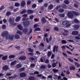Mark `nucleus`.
I'll return each instance as SVG.
<instances>
[{
	"label": "nucleus",
	"mask_w": 80,
	"mask_h": 80,
	"mask_svg": "<svg viewBox=\"0 0 80 80\" xmlns=\"http://www.w3.org/2000/svg\"><path fill=\"white\" fill-rule=\"evenodd\" d=\"M14 36L13 35H10L9 34L8 35V39L10 40H13L14 39Z\"/></svg>",
	"instance_id": "423d86ee"
},
{
	"label": "nucleus",
	"mask_w": 80,
	"mask_h": 80,
	"mask_svg": "<svg viewBox=\"0 0 80 80\" xmlns=\"http://www.w3.org/2000/svg\"><path fill=\"white\" fill-rule=\"evenodd\" d=\"M73 13L74 15H75L76 16H77L78 15V13L75 11H74Z\"/></svg>",
	"instance_id": "8fccbe9b"
},
{
	"label": "nucleus",
	"mask_w": 80,
	"mask_h": 80,
	"mask_svg": "<svg viewBox=\"0 0 80 80\" xmlns=\"http://www.w3.org/2000/svg\"><path fill=\"white\" fill-rule=\"evenodd\" d=\"M61 42L62 43V44H66V43H67V42L66 40H62V41H61Z\"/></svg>",
	"instance_id": "ea45409f"
},
{
	"label": "nucleus",
	"mask_w": 80,
	"mask_h": 80,
	"mask_svg": "<svg viewBox=\"0 0 80 80\" xmlns=\"http://www.w3.org/2000/svg\"><path fill=\"white\" fill-rule=\"evenodd\" d=\"M33 11L31 9H28L27 11V13L28 14H31L33 13Z\"/></svg>",
	"instance_id": "f8f14e48"
},
{
	"label": "nucleus",
	"mask_w": 80,
	"mask_h": 80,
	"mask_svg": "<svg viewBox=\"0 0 80 80\" xmlns=\"http://www.w3.org/2000/svg\"><path fill=\"white\" fill-rule=\"evenodd\" d=\"M35 67V64H31L30 65L31 68H33Z\"/></svg>",
	"instance_id": "603ef678"
},
{
	"label": "nucleus",
	"mask_w": 80,
	"mask_h": 80,
	"mask_svg": "<svg viewBox=\"0 0 80 80\" xmlns=\"http://www.w3.org/2000/svg\"><path fill=\"white\" fill-rule=\"evenodd\" d=\"M62 8H63L66 9L67 8V6L65 4H63L62 6Z\"/></svg>",
	"instance_id": "a878e982"
},
{
	"label": "nucleus",
	"mask_w": 80,
	"mask_h": 80,
	"mask_svg": "<svg viewBox=\"0 0 80 80\" xmlns=\"http://www.w3.org/2000/svg\"><path fill=\"white\" fill-rule=\"evenodd\" d=\"M54 30L56 31H58L59 30V28L58 27H54Z\"/></svg>",
	"instance_id": "c03bdc74"
},
{
	"label": "nucleus",
	"mask_w": 80,
	"mask_h": 80,
	"mask_svg": "<svg viewBox=\"0 0 80 80\" xmlns=\"http://www.w3.org/2000/svg\"><path fill=\"white\" fill-rule=\"evenodd\" d=\"M6 28V26L5 25H3L2 26V28L3 29H5Z\"/></svg>",
	"instance_id": "bf43d9fd"
},
{
	"label": "nucleus",
	"mask_w": 80,
	"mask_h": 80,
	"mask_svg": "<svg viewBox=\"0 0 80 80\" xmlns=\"http://www.w3.org/2000/svg\"><path fill=\"white\" fill-rule=\"evenodd\" d=\"M52 71H53L54 73H56L58 71V70L53 69H52Z\"/></svg>",
	"instance_id": "a19ab883"
},
{
	"label": "nucleus",
	"mask_w": 80,
	"mask_h": 80,
	"mask_svg": "<svg viewBox=\"0 0 80 80\" xmlns=\"http://www.w3.org/2000/svg\"><path fill=\"white\" fill-rule=\"evenodd\" d=\"M27 12V10H26L25 9H23V10H22V11H21L20 12V14H24L26 12Z\"/></svg>",
	"instance_id": "c756f323"
},
{
	"label": "nucleus",
	"mask_w": 80,
	"mask_h": 80,
	"mask_svg": "<svg viewBox=\"0 0 80 80\" xmlns=\"http://www.w3.org/2000/svg\"><path fill=\"white\" fill-rule=\"evenodd\" d=\"M64 2L65 4H68L69 3V1L68 0L64 1Z\"/></svg>",
	"instance_id": "49530a36"
},
{
	"label": "nucleus",
	"mask_w": 80,
	"mask_h": 80,
	"mask_svg": "<svg viewBox=\"0 0 80 80\" xmlns=\"http://www.w3.org/2000/svg\"><path fill=\"white\" fill-rule=\"evenodd\" d=\"M4 7L3 6H2L0 7V10H3V9L4 8Z\"/></svg>",
	"instance_id": "3c124183"
},
{
	"label": "nucleus",
	"mask_w": 80,
	"mask_h": 80,
	"mask_svg": "<svg viewBox=\"0 0 80 80\" xmlns=\"http://www.w3.org/2000/svg\"><path fill=\"white\" fill-rule=\"evenodd\" d=\"M43 0H38V2H39V3L43 2Z\"/></svg>",
	"instance_id": "0e129e2a"
},
{
	"label": "nucleus",
	"mask_w": 80,
	"mask_h": 80,
	"mask_svg": "<svg viewBox=\"0 0 80 80\" xmlns=\"http://www.w3.org/2000/svg\"><path fill=\"white\" fill-rule=\"evenodd\" d=\"M34 74H39V72L38 71H35L34 72Z\"/></svg>",
	"instance_id": "69168bd1"
},
{
	"label": "nucleus",
	"mask_w": 80,
	"mask_h": 80,
	"mask_svg": "<svg viewBox=\"0 0 80 80\" xmlns=\"http://www.w3.org/2000/svg\"><path fill=\"white\" fill-rule=\"evenodd\" d=\"M74 28H75V30H78L79 29V26L78 25H76L74 26Z\"/></svg>",
	"instance_id": "5701e85b"
},
{
	"label": "nucleus",
	"mask_w": 80,
	"mask_h": 80,
	"mask_svg": "<svg viewBox=\"0 0 80 80\" xmlns=\"http://www.w3.org/2000/svg\"><path fill=\"white\" fill-rule=\"evenodd\" d=\"M42 23H45L46 22V21L45 19V18L44 17H43L42 18Z\"/></svg>",
	"instance_id": "aec40b11"
},
{
	"label": "nucleus",
	"mask_w": 80,
	"mask_h": 80,
	"mask_svg": "<svg viewBox=\"0 0 80 80\" xmlns=\"http://www.w3.org/2000/svg\"><path fill=\"white\" fill-rule=\"evenodd\" d=\"M40 47H44V44L43 43H41V44H40Z\"/></svg>",
	"instance_id": "e2e57ef3"
},
{
	"label": "nucleus",
	"mask_w": 80,
	"mask_h": 80,
	"mask_svg": "<svg viewBox=\"0 0 80 80\" xmlns=\"http://www.w3.org/2000/svg\"><path fill=\"white\" fill-rule=\"evenodd\" d=\"M52 38L51 36H50L49 40H48L47 38L46 39V41L47 43H49L50 42H51L52 40Z\"/></svg>",
	"instance_id": "9b49d317"
},
{
	"label": "nucleus",
	"mask_w": 80,
	"mask_h": 80,
	"mask_svg": "<svg viewBox=\"0 0 80 80\" xmlns=\"http://www.w3.org/2000/svg\"><path fill=\"white\" fill-rule=\"evenodd\" d=\"M21 19V17H18L17 18H16V21L17 22H19V21H20Z\"/></svg>",
	"instance_id": "c85d7f7f"
},
{
	"label": "nucleus",
	"mask_w": 80,
	"mask_h": 80,
	"mask_svg": "<svg viewBox=\"0 0 80 80\" xmlns=\"http://www.w3.org/2000/svg\"><path fill=\"white\" fill-rule=\"evenodd\" d=\"M41 29L39 28H35L34 30V32L40 31Z\"/></svg>",
	"instance_id": "473e14b6"
},
{
	"label": "nucleus",
	"mask_w": 80,
	"mask_h": 80,
	"mask_svg": "<svg viewBox=\"0 0 80 80\" xmlns=\"http://www.w3.org/2000/svg\"><path fill=\"white\" fill-rule=\"evenodd\" d=\"M35 79V77L33 76H31L28 78L29 80H34Z\"/></svg>",
	"instance_id": "bb28decb"
},
{
	"label": "nucleus",
	"mask_w": 80,
	"mask_h": 80,
	"mask_svg": "<svg viewBox=\"0 0 80 80\" xmlns=\"http://www.w3.org/2000/svg\"><path fill=\"white\" fill-rule=\"evenodd\" d=\"M20 5V3H18L16 2L15 4V7H19Z\"/></svg>",
	"instance_id": "de8ad7c7"
},
{
	"label": "nucleus",
	"mask_w": 80,
	"mask_h": 80,
	"mask_svg": "<svg viewBox=\"0 0 80 80\" xmlns=\"http://www.w3.org/2000/svg\"><path fill=\"white\" fill-rule=\"evenodd\" d=\"M58 46H57L55 45L54 46L53 48V52H55V51L56 52H58Z\"/></svg>",
	"instance_id": "20e7f679"
},
{
	"label": "nucleus",
	"mask_w": 80,
	"mask_h": 80,
	"mask_svg": "<svg viewBox=\"0 0 80 80\" xmlns=\"http://www.w3.org/2000/svg\"><path fill=\"white\" fill-rule=\"evenodd\" d=\"M22 23L25 27H26L27 26H29L30 25V22L28 20L26 21L25 22H23Z\"/></svg>",
	"instance_id": "7ed1b4c3"
},
{
	"label": "nucleus",
	"mask_w": 80,
	"mask_h": 80,
	"mask_svg": "<svg viewBox=\"0 0 80 80\" xmlns=\"http://www.w3.org/2000/svg\"><path fill=\"white\" fill-rule=\"evenodd\" d=\"M26 4V2L25 1H22L21 2V6L22 7H24Z\"/></svg>",
	"instance_id": "1a4fd4ad"
},
{
	"label": "nucleus",
	"mask_w": 80,
	"mask_h": 80,
	"mask_svg": "<svg viewBox=\"0 0 80 80\" xmlns=\"http://www.w3.org/2000/svg\"><path fill=\"white\" fill-rule=\"evenodd\" d=\"M17 33L20 35H22V33L20 31H18Z\"/></svg>",
	"instance_id": "864d4df0"
},
{
	"label": "nucleus",
	"mask_w": 80,
	"mask_h": 80,
	"mask_svg": "<svg viewBox=\"0 0 80 80\" xmlns=\"http://www.w3.org/2000/svg\"><path fill=\"white\" fill-rule=\"evenodd\" d=\"M74 22L76 23H79V21L77 20V19H74Z\"/></svg>",
	"instance_id": "e433bc0d"
},
{
	"label": "nucleus",
	"mask_w": 80,
	"mask_h": 80,
	"mask_svg": "<svg viewBox=\"0 0 80 80\" xmlns=\"http://www.w3.org/2000/svg\"><path fill=\"white\" fill-rule=\"evenodd\" d=\"M75 65L77 66V68H79L80 67V64H78L77 62H76L75 63Z\"/></svg>",
	"instance_id": "a18cd8bd"
},
{
	"label": "nucleus",
	"mask_w": 80,
	"mask_h": 80,
	"mask_svg": "<svg viewBox=\"0 0 80 80\" xmlns=\"http://www.w3.org/2000/svg\"><path fill=\"white\" fill-rule=\"evenodd\" d=\"M59 16L60 17L62 18H63L65 17V14H64V13H60L59 14Z\"/></svg>",
	"instance_id": "4be33fe9"
},
{
	"label": "nucleus",
	"mask_w": 80,
	"mask_h": 80,
	"mask_svg": "<svg viewBox=\"0 0 80 80\" xmlns=\"http://www.w3.org/2000/svg\"><path fill=\"white\" fill-rule=\"evenodd\" d=\"M68 60H69V61H70V62H73V60H72V59H71V58H68Z\"/></svg>",
	"instance_id": "338daca9"
},
{
	"label": "nucleus",
	"mask_w": 80,
	"mask_h": 80,
	"mask_svg": "<svg viewBox=\"0 0 80 80\" xmlns=\"http://www.w3.org/2000/svg\"><path fill=\"white\" fill-rule=\"evenodd\" d=\"M60 80H68V79L66 77H64L63 79H61Z\"/></svg>",
	"instance_id": "774afa93"
},
{
	"label": "nucleus",
	"mask_w": 80,
	"mask_h": 80,
	"mask_svg": "<svg viewBox=\"0 0 80 80\" xmlns=\"http://www.w3.org/2000/svg\"><path fill=\"white\" fill-rule=\"evenodd\" d=\"M69 70H75V67L73 65L70 66Z\"/></svg>",
	"instance_id": "4468645a"
},
{
	"label": "nucleus",
	"mask_w": 80,
	"mask_h": 80,
	"mask_svg": "<svg viewBox=\"0 0 80 80\" xmlns=\"http://www.w3.org/2000/svg\"><path fill=\"white\" fill-rule=\"evenodd\" d=\"M46 68V66L44 65H42L40 67L41 69L44 70Z\"/></svg>",
	"instance_id": "6ab92c4d"
},
{
	"label": "nucleus",
	"mask_w": 80,
	"mask_h": 80,
	"mask_svg": "<svg viewBox=\"0 0 80 80\" xmlns=\"http://www.w3.org/2000/svg\"><path fill=\"white\" fill-rule=\"evenodd\" d=\"M17 62V61H13V62H12L11 63V66H13V65H14Z\"/></svg>",
	"instance_id": "b1692460"
},
{
	"label": "nucleus",
	"mask_w": 80,
	"mask_h": 80,
	"mask_svg": "<svg viewBox=\"0 0 80 80\" xmlns=\"http://www.w3.org/2000/svg\"><path fill=\"white\" fill-rule=\"evenodd\" d=\"M18 28L19 29V30H22V28L21 25H18Z\"/></svg>",
	"instance_id": "2f4dec72"
},
{
	"label": "nucleus",
	"mask_w": 80,
	"mask_h": 80,
	"mask_svg": "<svg viewBox=\"0 0 80 80\" xmlns=\"http://www.w3.org/2000/svg\"><path fill=\"white\" fill-rule=\"evenodd\" d=\"M8 69V67L7 65H4L3 66L2 69L4 71H7Z\"/></svg>",
	"instance_id": "6e6552de"
},
{
	"label": "nucleus",
	"mask_w": 80,
	"mask_h": 80,
	"mask_svg": "<svg viewBox=\"0 0 80 80\" xmlns=\"http://www.w3.org/2000/svg\"><path fill=\"white\" fill-rule=\"evenodd\" d=\"M21 64H17V68H21Z\"/></svg>",
	"instance_id": "4d7b16f0"
},
{
	"label": "nucleus",
	"mask_w": 80,
	"mask_h": 80,
	"mask_svg": "<svg viewBox=\"0 0 80 80\" xmlns=\"http://www.w3.org/2000/svg\"><path fill=\"white\" fill-rule=\"evenodd\" d=\"M26 57L25 56H21L18 59L20 60H23L26 59Z\"/></svg>",
	"instance_id": "0eeeda50"
},
{
	"label": "nucleus",
	"mask_w": 80,
	"mask_h": 80,
	"mask_svg": "<svg viewBox=\"0 0 80 80\" xmlns=\"http://www.w3.org/2000/svg\"><path fill=\"white\" fill-rule=\"evenodd\" d=\"M64 11V10L62 8H60L58 10V12L59 13H63Z\"/></svg>",
	"instance_id": "412c9836"
},
{
	"label": "nucleus",
	"mask_w": 80,
	"mask_h": 80,
	"mask_svg": "<svg viewBox=\"0 0 80 80\" xmlns=\"http://www.w3.org/2000/svg\"><path fill=\"white\" fill-rule=\"evenodd\" d=\"M8 32L7 31H4L2 32L1 36L3 38L6 37V39L8 40Z\"/></svg>",
	"instance_id": "f257e3e1"
},
{
	"label": "nucleus",
	"mask_w": 80,
	"mask_h": 80,
	"mask_svg": "<svg viewBox=\"0 0 80 80\" xmlns=\"http://www.w3.org/2000/svg\"><path fill=\"white\" fill-rule=\"evenodd\" d=\"M15 57V55H12L9 56V58L10 59L13 58Z\"/></svg>",
	"instance_id": "f704fd0d"
},
{
	"label": "nucleus",
	"mask_w": 80,
	"mask_h": 80,
	"mask_svg": "<svg viewBox=\"0 0 80 80\" xmlns=\"http://www.w3.org/2000/svg\"><path fill=\"white\" fill-rule=\"evenodd\" d=\"M26 74L24 72L21 73L20 74V77L21 78H24L26 77Z\"/></svg>",
	"instance_id": "9d476101"
},
{
	"label": "nucleus",
	"mask_w": 80,
	"mask_h": 80,
	"mask_svg": "<svg viewBox=\"0 0 80 80\" xmlns=\"http://www.w3.org/2000/svg\"><path fill=\"white\" fill-rule=\"evenodd\" d=\"M54 79H57L58 78V76L57 75L54 74Z\"/></svg>",
	"instance_id": "5fc2aeb1"
},
{
	"label": "nucleus",
	"mask_w": 80,
	"mask_h": 80,
	"mask_svg": "<svg viewBox=\"0 0 80 80\" xmlns=\"http://www.w3.org/2000/svg\"><path fill=\"white\" fill-rule=\"evenodd\" d=\"M32 30L31 28H30L29 31V32L28 33V35H30V34H31V33L32 32Z\"/></svg>",
	"instance_id": "72a5a7b5"
},
{
	"label": "nucleus",
	"mask_w": 80,
	"mask_h": 80,
	"mask_svg": "<svg viewBox=\"0 0 80 80\" xmlns=\"http://www.w3.org/2000/svg\"><path fill=\"white\" fill-rule=\"evenodd\" d=\"M7 58L8 56H4L2 58V59L3 60H5L7 59Z\"/></svg>",
	"instance_id": "cd10ccee"
},
{
	"label": "nucleus",
	"mask_w": 80,
	"mask_h": 80,
	"mask_svg": "<svg viewBox=\"0 0 80 80\" xmlns=\"http://www.w3.org/2000/svg\"><path fill=\"white\" fill-rule=\"evenodd\" d=\"M53 5L52 4H50L49 5V6H48V9L49 10H51L53 8Z\"/></svg>",
	"instance_id": "dca6fc26"
},
{
	"label": "nucleus",
	"mask_w": 80,
	"mask_h": 80,
	"mask_svg": "<svg viewBox=\"0 0 80 80\" xmlns=\"http://www.w3.org/2000/svg\"><path fill=\"white\" fill-rule=\"evenodd\" d=\"M73 7L76 8H78V6L77 3L74 4L73 5Z\"/></svg>",
	"instance_id": "c9c22d12"
},
{
	"label": "nucleus",
	"mask_w": 80,
	"mask_h": 80,
	"mask_svg": "<svg viewBox=\"0 0 80 80\" xmlns=\"http://www.w3.org/2000/svg\"><path fill=\"white\" fill-rule=\"evenodd\" d=\"M67 16L71 18H72L73 17V14L71 12H68L67 13Z\"/></svg>",
	"instance_id": "39448f33"
},
{
	"label": "nucleus",
	"mask_w": 80,
	"mask_h": 80,
	"mask_svg": "<svg viewBox=\"0 0 80 80\" xmlns=\"http://www.w3.org/2000/svg\"><path fill=\"white\" fill-rule=\"evenodd\" d=\"M72 34L74 35H77L78 34V32L76 31H74L72 32Z\"/></svg>",
	"instance_id": "ddd939ff"
},
{
	"label": "nucleus",
	"mask_w": 80,
	"mask_h": 80,
	"mask_svg": "<svg viewBox=\"0 0 80 80\" xmlns=\"http://www.w3.org/2000/svg\"><path fill=\"white\" fill-rule=\"evenodd\" d=\"M24 70V68H21L20 69H19V71L20 72H22V71H23Z\"/></svg>",
	"instance_id": "052dcab7"
},
{
	"label": "nucleus",
	"mask_w": 80,
	"mask_h": 80,
	"mask_svg": "<svg viewBox=\"0 0 80 80\" xmlns=\"http://www.w3.org/2000/svg\"><path fill=\"white\" fill-rule=\"evenodd\" d=\"M37 7V5L35 4H34L32 5V8L34 9Z\"/></svg>",
	"instance_id": "79ce46f5"
},
{
	"label": "nucleus",
	"mask_w": 80,
	"mask_h": 80,
	"mask_svg": "<svg viewBox=\"0 0 80 80\" xmlns=\"http://www.w3.org/2000/svg\"><path fill=\"white\" fill-rule=\"evenodd\" d=\"M52 54V52L51 51H48V57H51Z\"/></svg>",
	"instance_id": "7c9ffc66"
},
{
	"label": "nucleus",
	"mask_w": 80,
	"mask_h": 80,
	"mask_svg": "<svg viewBox=\"0 0 80 80\" xmlns=\"http://www.w3.org/2000/svg\"><path fill=\"white\" fill-rule=\"evenodd\" d=\"M66 73L67 75H68L70 74V72L69 70H67L66 71Z\"/></svg>",
	"instance_id": "6e6d98bb"
},
{
	"label": "nucleus",
	"mask_w": 80,
	"mask_h": 80,
	"mask_svg": "<svg viewBox=\"0 0 80 80\" xmlns=\"http://www.w3.org/2000/svg\"><path fill=\"white\" fill-rule=\"evenodd\" d=\"M31 3V0L28 1L27 2V5H29Z\"/></svg>",
	"instance_id": "58836bf2"
},
{
	"label": "nucleus",
	"mask_w": 80,
	"mask_h": 80,
	"mask_svg": "<svg viewBox=\"0 0 80 80\" xmlns=\"http://www.w3.org/2000/svg\"><path fill=\"white\" fill-rule=\"evenodd\" d=\"M57 64H58V61H57L56 63L54 62L52 64V68H55L56 67Z\"/></svg>",
	"instance_id": "a211bd4d"
},
{
	"label": "nucleus",
	"mask_w": 80,
	"mask_h": 80,
	"mask_svg": "<svg viewBox=\"0 0 80 80\" xmlns=\"http://www.w3.org/2000/svg\"><path fill=\"white\" fill-rule=\"evenodd\" d=\"M62 25L66 26V27L68 28L70 27L71 25L70 23H69L68 21H64L62 23Z\"/></svg>",
	"instance_id": "f03ea898"
},
{
	"label": "nucleus",
	"mask_w": 80,
	"mask_h": 80,
	"mask_svg": "<svg viewBox=\"0 0 80 80\" xmlns=\"http://www.w3.org/2000/svg\"><path fill=\"white\" fill-rule=\"evenodd\" d=\"M12 19L10 18V19H9V22H10V23H11V24L12 25H14V24H13V23H12Z\"/></svg>",
	"instance_id": "09e8293b"
},
{
	"label": "nucleus",
	"mask_w": 80,
	"mask_h": 80,
	"mask_svg": "<svg viewBox=\"0 0 80 80\" xmlns=\"http://www.w3.org/2000/svg\"><path fill=\"white\" fill-rule=\"evenodd\" d=\"M20 38V36L18 34H16L15 35V38L16 39H19Z\"/></svg>",
	"instance_id": "37998d69"
},
{
	"label": "nucleus",
	"mask_w": 80,
	"mask_h": 80,
	"mask_svg": "<svg viewBox=\"0 0 80 80\" xmlns=\"http://www.w3.org/2000/svg\"><path fill=\"white\" fill-rule=\"evenodd\" d=\"M61 8V6L60 5H59L58 6H57L56 8V9L57 10H58L59 8Z\"/></svg>",
	"instance_id": "4c0bfd02"
},
{
	"label": "nucleus",
	"mask_w": 80,
	"mask_h": 80,
	"mask_svg": "<svg viewBox=\"0 0 80 80\" xmlns=\"http://www.w3.org/2000/svg\"><path fill=\"white\" fill-rule=\"evenodd\" d=\"M3 22L4 23H6L7 22V21L5 19H4L3 20Z\"/></svg>",
	"instance_id": "13d9d810"
},
{
	"label": "nucleus",
	"mask_w": 80,
	"mask_h": 80,
	"mask_svg": "<svg viewBox=\"0 0 80 80\" xmlns=\"http://www.w3.org/2000/svg\"><path fill=\"white\" fill-rule=\"evenodd\" d=\"M28 51L29 52H30L31 53L33 52V49H32L31 48H29L28 49Z\"/></svg>",
	"instance_id": "393cba45"
},
{
	"label": "nucleus",
	"mask_w": 80,
	"mask_h": 80,
	"mask_svg": "<svg viewBox=\"0 0 80 80\" xmlns=\"http://www.w3.org/2000/svg\"><path fill=\"white\" fill-rule=\"evenodd\" d=\"M61 76L63 77L65 76V75L64 74L63 72H62L61 74Z\"/></svg>",
	"instance_id": "680f3d73"
},
{
	"label": "nucleus",
	"mask_w": 80,
	"mask_h": 80,
	"mask_svg": "<svg viewBox=\"0 0 80 80\" xmlns=\"http://www.w3.org/2000/svg\"><path fill=\"white\" fill-rule=\"evenodd\" d=\"M23 32L25 34L27 33L28 32V29L27 28H25L23 30Z\"/></svg>",
	"instance_id": "2eb2a0df"
},
{
	"label": "nucleus",
	"mask_w": 80,
	"mask_h": 80,
	"mask_svg": "<svg viewBox=\"0 0 80 80\" xmlns=\"http://www.w3.org/2000/svg\"><path fill=\"white\" fill-rule=\"evenodd\" d=\"M12 14V13L10 11H8L6 12V16L7 17H9Z\"/></svg>",
	"instance_id": "f3484780"
}]
</instances>
